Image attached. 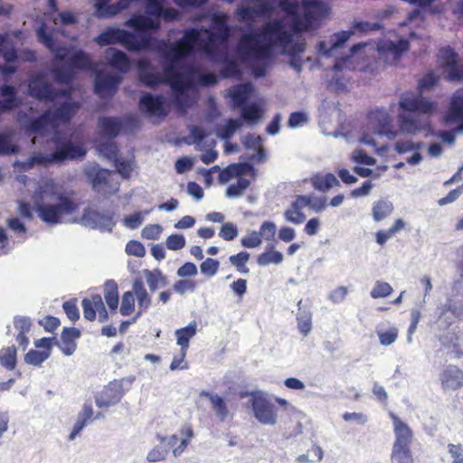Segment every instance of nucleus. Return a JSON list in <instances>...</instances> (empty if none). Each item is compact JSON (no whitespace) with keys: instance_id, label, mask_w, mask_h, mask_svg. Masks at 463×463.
<instances>
[{"instance_id":"nucleus-64","label":"nucleus","mask_w":463,"mask_h":463,"mask_svg":"<svg viewBox=\"0 0 463 463\" xmlns=\"http://www.w3.org/2000/svg\"><path fill=\"white\" fill-rule=\"evenodd\" d=\"M220 263L217 260L207 258L200 265L201 272L207 277H213L218 269Z\"/></svg>"},{"instance_id":"nucleus-33","label":"nucleus","mask_w":463,"mask_h":463,"mask_svg":"<svg viewBox=\"0 0 463 463\" xmlns=\"http://www.w3.org/2000/svg\"><path fill=\"white\" fill-rule=\"evenodd\" d=\"M270 10L269 5L268 4H260L257 8L248 7V6H241L236 10V15L239 20L244 23H249L251 24L255 22L256 18L260 14H266Z\"/></svg>"},{"instance_id":"nucleus-27","label":"nucleus","mask_w":463,"mask_h":463,"mask_svg":"<svg viewBox=\"0 0 463 463\" xmlns=\"http://www.w3.org/2000/svg\"><path fill=\"white\" fill-rule=\"evenodd\" d=\"M443 388L457 390L463 386V372L455 365H449L441 373Z\"/></svg>"},{"instance_id":"nucleus-62","label":"nucleus","mask_w":463,"mask_h":463,"mask_svg":"<svg viewBox=\"0 0 463 463\" xmlns=\"http://www.w3.org/2000/svg\"><path fill=\"white\" fill-rule=\"evenodd\" d=\"M222 75L225 78L238 77L241 75V70L236 61L226 59L223 61Z\"/></svg>"},{"instance_id":"nucleus-29","label":"nucleus","mask_w":463,"mask_h":463,"mask_svg":"<svg viewBox=\"0 0 463 463\" xmlns=\"http://www.w3.org/2000/svg\"><path fill=\"white\" fill-rule=\"evenodd\" d=\"M0 95L4 98V99H0V115L11 111L20 105L16 89L14 86L1 85Z\"/></svg>"},{"instance_id":"nucleus-52","label":"nucleus","mask_w":463,"mask_h":463,"mask_svg":"<svg viewBox=\"0 0 463 463\" xmlns=\"http://www.w3.org/2000/svg\"><path fill=\"white\" fill-rule=\"evenodd\" d=\"M135 311V296L133 290L126 291L122 295L119 312L122 316L128 317Z\"/></svg>"},{"instance_id":"nucleus-43","label":"nucleus","mask_w":463,"mask_h":463,"mask_svg":"<svg viewBox=\"0 0 463 463\" xmlns=\"http://www.w3.org/2000/svg\"><path fill=\"white\" fill-rule=\"evenodd\" d=\"M405 223L402 219H397L388 230H381L375 233V240L379 245H384L386 241L397 232L404 229Z\"/></svg>"},{"instance_id":"nucleus-15","label":"nucleus","mask_w":463,"mask_h":463,"mask_svg":"<svg viewBox=\"0 0 463 463\" xmlns=\"http://www.w3.org/2000/svg\"><path fill=\"white\" fill-rule=\"evenodd\" d=\"M38 41L43 43L54 55V60L60 62L68 61L69 49L65 46H56L53 32L48 31L45 23H42L36 30Z\"/></svg>"},{"instance_id":"nucleus-55","label":"nucleus","mask_w":463,"mask_h":463,"mask_svg":"<svg viewBox=\"0 0 463 463\" xmlns=\"http://www.w3.org/2000/svg\"><path fill=\"white\" fill-rule=\"evenodd\" d=\"M146 283L152 292L156 291L160 286L167 284L165 277L160 271H147L146 274Z\"/></svg>"},{"instance_id":"nucleus-51","label":"nucleus","mask_w":463,"mask_h":463,"mask_svg":"<svg viewBox=\"0 0 463 463\" xmlns=\"http://www.w3.org/2000/svg\"><path fill=\"white\" fill-rule=\"evenodd\" d=\"M213 24L214 32L221 34L222 39H229L231 29L227 24V16L225 14H214L213 16Z\"/></svg>"},{"instance_id":"nucleus-25","label":"nucleus","mask_w":463,"mask_h":463,"mask_svg":"<svg viewBox=\"0 0 463 463\" xmlns=\"http://www.w3.org/2000/svg\"><path fill=\"white\" fill-rule=\"evenodd\" d=\"M445 120L449 123H461L460 128H463V89L453 93Z\"/></svg>"},{"instance_id":"nucleus-23","label":"nucleus","mask_w":463,"mask_h":463,"mask_svg":"<svg viewBox=\"0 0 463 463\" xmlns=\"http://www.w3.org/2000/svg\"><path fill=\"white\" fill-rule=\"evenodd\" d=\"M457 53L450 47H445L440 50V58L444 60V67L448 71L447 78L449 80H461L463 71L457 61Z\"/></svg>"},{"instance_id":"nucleus-24","label":"nucleus","mask_w":463,"mask_h":463,"mask_svg":"<svg viewBox=\"0 0 463 463\" xmlns=\"http://www.w3.org/2000/svg\"><path fill=\"white\" fill-rule=\"evenodd\" d=\"M138 70L139 80L146 87L155 88L164 83L163 77L154 72L151 68V62L147 59H141L137 64Z\"/></svg>"},{"instance_id":"nucleus-35","label":"nucleus","mask_w":463,"mask_h":463,"mask_svg":"<svg viewBox=\"0 0 463 463\" xmlns=\"http://www.w3.org/2000/svg\"><path fill=\"white\" fill-rule=\"evenodd\" d=\"M94 411L92 408V404L90 402H85L83 404L82 410L80 411L78 415V420H76L71 432L69 435V439L72 440L76 438V436L82 430V429L87 425L88 421L93 419Z\"/></svg>"},{"instance_id":"nucleus-18","label":"nucleus","mask_w":463,"mask_h":463,"mask_svg":"<svg viewBox=\"0 0 463 463\" xmlns=\"http://www.w3.org/2000/svg\"><path fill=\"white\" fill-rule=\"evenodd\" d=\"M122 383L118 381L110 382L95 397L96 405L99 408H108L117 404L123 396Z\"/></svg>"},{"instance_id":"nucleus-20","label":"nucleus","mask_w":463,"mask_h":463,"mask_svg":"<svg viewBox=\"0 0 463 463\" xmlns=\"http://www.w3.org/2000/svg\"><path fill=\"white\" fill-rule=\"evenodd\" d=\"M303 17L313 27L327 13L326 5L319 0H303Z\"/></svg>"},{"instance_id":"nucleus-37","label":"nucleus","mask_w":463,"mask_h":463,"mask_svg":"<svg viewBox=\"0 0 463 463\" xmlns=\"http://www.w3.org/2000/svg\"><path fill=\"white\" fill-rule=\"evenodd\" d=\"M102 134L109 138L116 137L122 129V122L115 117H102L99 119Z\"/></svg>"},{"instance_id":"nucleus-36","label":"nucleus","mask_w":463,"mask_h":463,"mask_svg":"<svg viewBox=\"0 0 463 463\" xmlns=\"http://www.w3.org/2000/svg\"><path fill=\"white\" fill-rule=\"evenodd\" d=\"M104 299L110 313L115 314L118 307V287L115 280H107L104 284Z\"/></svg>"},{"instance_id":"nucleus-48","label":"nucleus","mask_w":463,"mask_h":463,"mask_svg":"<svg viewBox=\"0 0 463 463\" xmlns=\"http://www.w3.org/2000/svg\"><path fill=\"white\" fill-rule=\"evenodd\" d=\"M16 348L12 345L4 348L0 353V363L8 370L14 369L16 365Z\"/></svg>"},{"instance_id":"nucleus-50","label":"nucleus","mask_w":463,"mask_h":463,"mask_svg":"<svg viewBox=\"0 0 463 463\" xmlns=\"http://www.w3.org/2000/svg\"><path fill=\"white\" fill-rule=\"evenodd\" d=\"M283 261V255L277 250H267L260 254L257 262L260 266H268L269 264H279Z\"/></svg>"},{"instance_id":"nucleus-2","label":"nucleus","mask_w":463,"mask_h":463,"mask_svg":"<svg viewBox=\"0 0 463 463\" xmlns=\"http://www.w3.org/2000/svg\"><path fill=\"white\" fill-rule=\"evenodd\" d=\"M260 36L267 43L265 45L270 46V52L273 47H279L283 53L295 57L305 51L306 43L304 40L294 41L293 33L286 27L283 19H274L265 23L260 29Z\"/></svg>"},{"instance_id":"nucleus-53","label":"nucleus","mask_w":463,"mask_h":463,"mask_svg":"<svg viewBox=\"0 0 463 463\" xmlns=\"http://www.w3.org/2000/svg\"><path fill=\"white\" fill-rule=\"evenodd\" d=\"M250 260V253L247 251H241L238 254L230 256L229 260L236 269L241 273H248L249 268L247 262Z\"/></svg>"},{"instance_id":"nucleus-46","label":"nucleus","mask_w":463,"mask_h":463,"mask_svg":"<svg viewBox=\"0 0 463 463\" xmlns=\"http://www.w3.org/2000/svg\"><path fill=\"white\" fill-rule=\"evenodd\" d=\"M376 333L380 344L384 346L393 344L399 335V330L396 326H390L387 329L377 327Z\"/></svg>"},{"instance_id":"nucleus-16","label":"nucleus","mask_w":463,"mask_h":463,"mask_svg":"<svg viewBox=\"0 0 463 463\" xmlns=\"http://www.w3.org/2000/svg\"><path fill=\"white\" fill-rule=\"evenodd\" d=\"M121 81L122 77L120 75L106 74L99 71L95 77L94 90L102 99L111 98L117 93Z\"/></svg>"},{"instance_id":"nucleus-6","label":"nucleus","mask_w":463,"mask_h":463,"mask_svg":"<svg viewBox=\"0 0 463 463\" xmlns=\"http://www.w3.org/2000/svg\"><path fill=\"white\" fill-rule=\"evenodd\" d=\"M55 200L58 201L56 204L39 203L36 205V212L39 218L49 224H57L61 222L65 215L74 213L79 204L63 194H56Z\"/></svg>"},{"instance_id":"nucleus-39","label":"nucleus","mask_w":463,"mask_h":463,"mask_svg":"<svg viewBox=\"0 0 463 463\" xmlns=\"http://www.w3.org/2000/svg\"><path fill=\"white\" fill-rule=\"evenodd\" d=\"M68 66L71 70L86 71L92 67L91 60L86 52L81 50L75 52L67 61Z\"/></svg>"},{"instance_id":"nucleus-13","label":"nucleus","mask_w":463,"mask_h":463,"mask_svg":"<svg viewBox=\"0 0 463 463\" xmlns=\"http://www.w3.org/2000/svg\"><path fill=\"white\" fill-rule=\"evenodd\" d=\"M80 221L85 226L102 232H111L116 224L112 214L101 213L91 207L84 209Z\"/></svg>"},{"instance_id":"nucleus-4","label":"nucleus","mask_w":463,"mask_h":463,"mask_svg":"<svg viewBox=\"0 0 463 463\" xmlns=\"http://www.w3.org/2000/svg\"><path fill=\"white\" fill-rule=\"evenodd\" d=\"M202 31L195 28L186 29L183 37L175 43L156 40L151 50L159 51L165 60H181L190 55L195 47L200 51Z\"/></svg>"},{"instance_id":"nucleus-56","label":"nucleus","mask_w":463,"mask_h":463,"mask_svg":"<svg viewBox=\"0 0 463 463\" xmlns=\"http://www.w3.org/2000/svg\"><path fill=\"white\" fill-rule=\"evenodd\" d=\"M242 109L241 116L244 120L247 122H256L258 119H260L262 116V111L260 108L253 103L251 105H245Z\"/></svg>"},{"instance_id":"nucleus-31","label":"nucleus","mask_w":463,"mask_h":463,"mask_svg":"<svg viewBox=\"0 0 463 463\" xmlns=\"http://www.w3.org/2000/svg\"><path fill=\"white\" fill-rule=\"evenodd\" d=\"M199 396L205 397L211 402L213 411L221 421H225L230 417V411L222 397L207 391H202Z\"/></svg>"},{"instance_id":"nucleus-14","label":"nucleus","mask_w":463,"mask_h":463,"mask_svg":"<svg viewBox=\"0 0 463 463\" xmlns=\"http://www.w3.org/2000/svg\"><path fill=\"white\" fill-rule=\"evenodd\" d=\"M251 407L255 418L262 424L274 425L277 422V411L272 402L262 395L251 399Z\"/></svg>"},{"instance_id":"nucleus-44","label":"nucleus","mask_w":463,"mask_h":463,"mask_svg":"<svg viewBox=\"0 0 463 463\" xmlns=\"http://www.w3.org/2000/svg\"><path fill=\"white\" fill-rule=\"evenodd\" d=\"M250 88V84L247 83L241 84L232 90L230 96L237 107L242 108L247 104Z\"/></svg>"},{"instance_id":"nucleus-59","label":"nucleus","mask_w":463,"mask_h":463,"mask_svg":"<svg viewBox=\"0 0 463 463\" xmlns=\"http://www.w3.org/2000/svg\"><path fill=\"white\" fill-rule=\"evenodd\" d=\"M146 1V13L150 17L156 18L155 20L160 19L164 8L165 0H145Z\"/></svg>"},{"instance_id":"nucleus-42","label":"nucleus","mask_w":463,"mask_h":463,"mask_svg":"<svg viewBox=\"0 0 463 463\" xmlns=\"http://www.w3.org/2000/svg\"><path fill=\"white\" fill-rule=\"evenodd\" d=\"M53 123L51 118V111H45L38 118L32 119L28 126L27 131L33 134H40L43 133L47 127Z\"/></svg>"},{"instance_id":"nucleus-34","label":"nucleus","mask_w":463,"mask_h":463,"mask_svg":"<svg viewBox=\"0 0 463 463\" xmlns=\"http://www.w3.org/2000/svg\"><path fill=\"white\" fill-rule=\"evenodd\" d=\"M79 109L77 102H64L61 104L53 112H51L52 122L60 121L68 123L74 117Z\"/></svg>"},{"instance_id":"nucleus-11","label":"nucleus","mask_w":463,"mask_h":463,"mask_svg":"<svg viewBox=\"0 0 463 463\" xmlns=\"http://www.w3.org/2000/svg\"><path fill=\"white\" fill-rule=\"evenodd\" d=\"M194 436V430L191 425H184L180 429V437L176 434L171 436L157 435V439L166 445L168 452H172L175 457L181 456L187 449L189 443Z\"/></svg>"},{"instance_id":"nucleus-32","label":"nucleus","mask_w":463,"mask_h":463,"mask_svg":"<svg viewBox=\"0 0 463 463\" xmlns=\"http://www.w3.org/2000/svg\"><path fill=\"white\" fill-rule=\"evenodd\" d=\"M134 296L137 297L138 311L136 318L140 317L143 312L146 311L151 305V298L141 279H136L132 286Z\"/></svg>"},{"instance_id":"nucleus-60","label":"nucleus","mask_w":463,"mask_h":463,"mask_svg":"<svg viewBox=\"0 0 463 463\" xmlns=\"http://www.w3.org/2000/svg\"><path fill=\"white\" fill-rule=\"evenodd\" d=\"M167 63H165L163 67V77L164 83L171 80L172 79L176 78L181 73L177 69V62L179 60H165Z\"/></svg>"},{"instance_id":"nucleus-47","label":"nucleus","mask_w":463,"mask_h":463,"mask_svg":"<svg viewBox=\"0 0 463 463\" xmlns=\"http://www.w3.org/2000/svg\"><path fill=\"white\" fill-rule=\"evenodd\" d=\"M253 180L254 179L250 178H237L235 184H232L227 187L225 193L226 196L232 198L241 195L245 190L249 188Z\"/></svg>"},{"instance_id":"nucleus-12","label":"nucleus","mask_w":463,"mask_h":463,"mask_svg":"<svg viewBox=\"0 0 463 463\" xmlns=\"http://www.w3.org/2000/svg\"><path fill=\"white\" fill-rule=\"evenodd\" d=\"M83 317L90 322L95 321L107 322L109 318V312L105 307L103 298L99 294H90L81 301Z\"/></svg>"},{"instance_id":"nucleus-28","label":"nucleus","mask_w":463,"mask_h":463,"mask_svg":"<svg viewBox=\"0 0 463 463\" xmlns=\"http://www.w3.org/2000/svg\"><path fill=\"white\" fill-rule=\"evenodd\" d=\"M105 58L111 67L120 71L121 72H127L129 71L130 60L125 52L116 48L109 47L105 51Z\"/></svg>"},{"instance_id":"nucleus-58","label":"nucleus","mask_w":463,"mask_h":463,"mask_svg":"<svg viewBox=\"0 0 463 463\" xmlns=\"http://www.w3.org/2000/svg\"><path fill=\"white\" fill-rule=\"evenodd\" d=\"M168 454H169V452H168L165 443L163 444L160 442L159 445L155 446L147 453L146 458L149 462H158L161 460H165Z\"/></svg>"},{"instance_id":"nucleus-9","label":"nucleus","mask_w":463,"mask_h":463,"mask_svg":"<svg viewBox=\"0 0 463 463\" xmlns=\"http://www.w3.org/2000/svg\"><path fill=\"white\" fill-rule=\"evenodd\" d=\"M112 175L111 171L99 166L91 167L87 171L92 189L105 196L113 195L119 190V183L114 180Z\"/></svg>"},{"instance_id":"nucleus-8","label":"nucleus","mask_w":463,"mask_h":463,"mask_svg":"<svg viewBox=\"0 0 463 463\" xmlns=\"http://www.w3.org/2000/svg\"><path fill=\"white\" fill-rule=\"evenodd\" d=\"M260 33H249L241 36L237 52L242 59L257 58L267 59L270 57V46L260 43Z\"/></svg>"},{"instance_id":"nucleus-5","label":"nucleus","mask_w":463,"mask_h":463,"mask_svg":"<svg viewBox=\"0 0 463 463\" xmlns=\"http://www.w3.org/2000/svg\"><path fill=\"white\" fill-rule=\"evenodd\" d=\"M393 424L395 440L392 446V463H414L411 445L413 433L411 428L393 412L389 413Z\"/></svg>"},{"instance_id":"nucleus-57","label":"nucleus","mask_w":463,"mask_h":463,"mask_svg":"<svg viewBox=\"0 0 463 463\" xmlns=\"http://www.w3.org/2000/svg\"><path fill=\"white\" fill-rule=\"evenodd\" d=\"M50 356L49 351L30 350L24 356L27 364L35 366L41 365Z\"/></svg>"},{"instance_id":"nucleus-45","label":"nucleus","mask_w":463,"mask_h":463,"mask_svg":"<svg viewBox=\"0 0 463 463\" xmlns=\"http://www.w3.org/2000/svg\"><path fill=\"white\" fill-rule=\"evenodd\" d=\"M52 158V153L49 156L43 155L41 153L34 154L27 161L16 163L15 165H20L24 171L31 169L34 165H47L52 163H55Z\"/></svg>"},{"instance_id":"nucleus-1","label":"nucleus","mask_w":463,"mask_h":463,"mask_svg":"<svg viewBox=\"0 0 463 463\" xmlns=\"http://www.w3.org/2000/svg\"><path fill=\"white\" fill-rule=\"evenodd\" d=\"M436 102L427 99L422 92H404L399 100V109L403 112L399 115L401 128L407 133L414 134L422 129L418 119L411 117L413 115H431L436 110Z\"/></svg>"},{"instance_id":"nucleus-63","label":"nucleus","mask_w":463,"mask_h":463,"mask_svg":"<svg viewBox=\"0 0 463 463\" xmlns=\"http://www.w3.org/2000/svg\"><path fill=\"white\" fill-rule=\"evenodd\" d=\"M52 75L60 84H69L73 80V71L70 69L55 68L52 70Z\"/></svg>"},{"instance_id":"nucleus-41","label":"nucleus","mask_w":463,"mask_h":463,"mask_svg":"<svg viewBox=\"0 0 463 463\" xmlns=\"http://www.w3.org/2000/svg\"><path fill=\"white\" fill-rule=\"evenodd\" d=\"M393 212V205L391 202L381 199L375 202L372 208V215L375 222H381Z\"/></svg>"},{"instance_id":"nucleus-54","label":"nucleus","mask_w":463,"mask_h":463,"mask_svg":"<svg viewBox=\"0 0 463 463\" xmlns=\"http://www.w3.org/2000/svg\"><path fill=\"white\" fill-rule=\"evenodd\" d=\"M241 127V122L239 119L230 118L226 121L224 126L219 128L218 136L222 139H229Z\"/></svg>"},{"instance_id":"nucleus-10","label":"nucleus","mask_w":463,"mask_h":463,"mask_svg":"<svg viewBox=\"0 0 463 463\" xmlns=\"http://www.w3.org/2000/svg\"><path fill=\"white\" fill-rule=\"evenodd\" d=\"M28 90L32 97L41 101L52 102L59 97L69 94L65 90H55L52 84L46 80L42 74H37L30 80Z\"/></svg>"},{"instance_id":"nucleus-49","label":"nucleus","mask_w":463,"mask_h":463,"mask_svg":"<svg viewBox=\"0 0 463 463\" xmlns=\"http://www.w3.org/2000/svg\"><path fill=\"white\" fill-rule=\"evenodd\" d=\"M298 328L304 335H307L312 329V316L311 313L306 310L300 311L297 314Z\"/></svg>"},{"instance_id":"nucleus-22","label":"nucleus","mask_w":463,"mask_h":463,"mask_svg":"<svg viewBox=\"0 0 463 463\" xmlns=\"http://www.w3.org/2000/svg\"><path fill=\"white\" fill-rule=\"evenodd\" d=\"M86 154L85 149L80 146L73 144L71 141H66L60 146H57L52 153V160L55 163H61L67 159H76L83 157Z\"/></svg>"},{"instance_id":"nucleus-17","label":"nucleus","mask_w":463,"mask_h":463,"mask_svg":"<svg viewBox=\"0 0 463 463\" xmlns=\"http://www.w3.org/2000/svg\"><path fill=\"white\" fill-rule=\"evenodd\" d=\"M165 98L161 95L154 96L151 93H145L139 99V109L149 116L165 118L168 114L165 107Z\"/></svg>"},{"instance_id":"nucleus-26","label":"nucleus","mask_w":463,"mask_h":463,"mask_svg":"<svg viewBox=\"0 0 463 463\" xmlns=\"http://www.w3.org/2000/svg\"><path fill=\"white\" fill-rule=\"evenodd\" d=\"M80 336V331L76 327H64L61 340L55 341L61 351L67 356L71 355L77 348V339Z\"/></svg>"},{"instance_id":"nucleus-61","label":"nucleus","mask_w":463,"mask_h":463,"mask_svg":"<svg viewBox=\"0 0 463 463\" xmlns=\"http://www.w3.org/2000/svg\"><path fill=\"white\" fill-rule=\"evenodd\" d=\"M392 293V286L383 281H377L371 291L373 298H385Z\"/></svg>"},{"instance_id":"nucleus-3","label":"nucleus","mask_w":463,"mask_h":463,"mask_svg":"<svg viewBox=\"0 0 463 463\" xmlns=\"http://www.w3.org/2000/svg\"><path fill=\"white\" fill-rule=\"evenodd\" d=\"M94 41L100 46L119 43L129 52H137L151 50L156 39L145 33L137 36L124 29L108 27Z\"/></svg>"},{"instance_id":"nucleus-7","label":"nucleus","mask_w":463,"mask_h":463,"mask_svg":"<svg viewBox=\"0 0 463 463\" xmlns=\"http://www.w3.org/2000/svg\"><path fill=\"white\" fill-rule=\"evenodd\" d=\"M327 206V200L324 196L297 195L290 206L285 211V218L294 224H300L306 220L302 212L305 207H309L316 213H320Z\"/></svg>"},{"instance_id":"nucleus-38","label":"nucleus","mask_w":463,"mask_h":463,"mask_svg":"<svg viewBox=\"0 0 463 463\" xmlns=\"http://www.w3.org/2000/svg\"><path fill=\"white\" fill-rule=\"evenodd\" d=\"M310 181L313 187L320 192H326L333 186L339 185V181L331 173L325 175L317 174L311 177Z\"/></svg>"},{"instance_id":"nucleus-30","label":"nucleus","mask_w":463,"mask_h":463,"mask_svg":"<svg viewBox=\"0 0 463 463\" xmlns=\"http://www.w3.org/2000/svg\"><path fill=\"white\" fill-rule=\"evenodd\" d=\"M125 24L137 32L157 31L160 28L159 20H154L152 17L143 14H134Z\"/></svg>"},{"instance_id":"nucleus-19","label":"nucleus","mask_w":463,"mask_h":463,"mask_svg":"<svg viewBox=\"0 0 463 463\" xmlns=\"http://www.w3.org/2000/svg\"><path fill=\"white\" fill-rule=\"evenodd\" d=\"M410 49V43L406 39H400L397 42L391 40H381L377 44V51L385 57L391 56L394 61H398L402 53Z\"/></svg>"},{"instance_id":"nucleus-40","label":"nucleus","mask_w":463,"mask_h":463,"mask_svg":"<svg viewBox=\"0 0 463 463\" xmlns=\"http://www.w3.org/2000/svg\"><path fill=\"white\" fill-rule=\"evenodd\" d=\"M196 323L192 322L188 326L179 328L175 331L176 344L183 350H188L189 342L196 334Z\"/></svg>"},{"instance_id":"nucleus-21","label":"nucleus","mask_w":463,"mask_h":463,"mask_svg":"<svg viewBox=\"0 0 463 463\" xmlns=\"http://www.w3.org/2000/svg\"><path fill=\"white\" fill-rule=\"evenodd\" d=\"M201 30H203L202 33L207 34V38L203 39L201 37L200 51L210 57L216 56L220 46L226 44L228 39H222L220 33L210 29L202 28Z\"/></svg>"}]
</instances>
